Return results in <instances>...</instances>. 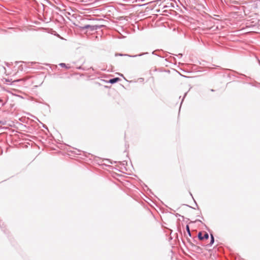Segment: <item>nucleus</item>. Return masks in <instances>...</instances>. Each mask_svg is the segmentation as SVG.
Wrapping results in <instances>:
<instances>
[{"label": "nucleus", "mask_w": 260, "mask_h": 260, "mask_svg": "<svg viewBox=\"0 0 260 260\" xmlns=\"http://www.w3.org/2000/svg\"><path fill=\"white\" fill-rule=\"evenodd\" d=\"M148 53H143V54H139V55H134V56H129L130 57H136V56H142V55L143 54H147Z\"/></svg>", "instance_id": "nucleus-7"}, {"label": "nucleus", "mask_w": 260, "mask_h": 260, "mask_svg": "<svg viewBox=\"0 0 260 260\" xmlns=\"http://www.w3.org/2000/svg\"><path fill=\"white\" fill-rule=\"evenodd\" d=\"M43 127H44V128H47L46 126H45V125H43Z\"/></svg>", "instance_id": "nucleus-9"}, {"label": "nucleus", "mask_w": 260, "mask_h": 260, "mask_svg": "<svg viewBox=\"0 0 260 260\" xmlns=\"http://www.w3.org/2000/svg\"><path fill=\"white\" fill-rule=\"evenodd\" d=\"M186 231H187L189 236H191V233L190 232L189 227V226L188 225H186Z\"/></svg>", "instance_id": "nucleus-5"}, {"label": "nucleus", "mask_w": 260, "mask_h": 260, "mask_svg": "<svg viewBox=\"0 0 260 260\" xmlns=\"http://www.w3.org/2000/svg\"><path fill=\"white\" fill-rule=\"evenodd\" d=\"M214 242V238L212 234H211V240L210 243L209 244V246H211Z\"/></svg>", "instance_id": "nucleus-4"}, {"label": "nucleus", "mask_w": 260, "mask_h": 260, "mask_svg": "<svg viewBox=\"0 0 260 260\" xmlns=\"http://www.w3.org/2000/svg\"><path fill=\"white\" fill-rule=\"evenodd\" d=\"M102 25H85V26L81 27L82 29H89L91 31L96 30L98 29L101 28Z\"/></svg>", "instance_id": "nucleus-1"}, {"label": "nucleus", "mask_w": 260, "mask_h": 260, "mask_svg": "<svg viewBox=\"0 0 260 260\" xmlns=\"http://www.w3.org/2000/svg\"><path fill=\"white\" fill-rule=\"evenodd\" d=\"M120 80V78H119L118 77L110 79L109 82L111 84H114V83H116Z\"/></svg>", "instance_id": "nucleus-3"}, {"label": "nucleus", "mask_w": 260, "mask_h": 260, "mask_svg": "<svg viewBox=\"0 0 260 260\" xmlns=\"http://www.w3.org/2000/svg\"><path fill=\"white\" fill-rule=\"evenodd\" d=\"M59 65L61 67H66V68L67 69H69L70 68V67H67L66 64L64 63H60L59 64Z\"/></svg>", "instance_id": "nucleus-6"}, {"label": "nucleus", "mask_w": 260, "mask_h": 260, "mask_svg": "<svg viewBox=\"0 0 260 260\" xmlns=\"http://www.w3.org/2000/svg\"><path fill=\"white\" fill-rule=\"evenodd\" d=\"M198 238L200 240H207L209 238V235L207 233L205 232L204 235L202 232H200L198 235Z\"/></svg>", "instance_id": "nucleus-2"}, {"label": "nucleus", "mask_w": 260, "mask_h": 260, "mask_svg": "<svg viewBox=\"0 0 260 260\" xmlns=\"http://www.w3.org/2000/svg\"><path fill=\"white\" fill-rule=\"evenodd\" d=\"M116 56L119 55V56H123V55H126V54H116Z\"/></svg>", "instance_id": "nucleus-8"}]
</instances>
